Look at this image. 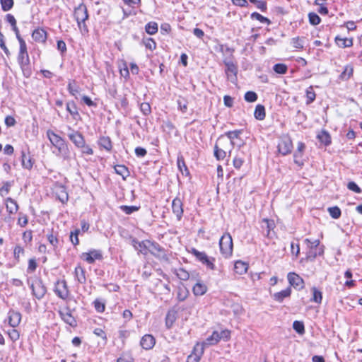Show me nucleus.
<instances>
[{
    "mask_svg": "<svg viewBox=\"0 0 362 362\" xmlns=\"http://www.w3.org/2000/svg\"><path fill=\"white\" fill-rule=\"evenodd\" d=\"M47 136L52 145L57 149V155L62 156L64 159H68L69 152L64 140L50 129L47 131Z\"/></svg>",
    "mask_w": 362,
    "mask_h": 362,
    "instance_id": "1",
    "label": "nucleus"
},
{
    "mask_svg": "<svg viewBox=\"0 0 362 362\" xmlns=\"http://www.w3.org/2000/svg\"><path fill=\"white\" fill-rule=\"evenodd\" d=\"M18 62L21 67L23 73L28 77L30 75V59L27 51V46L25 40H21L20 44Z\"/></svg>",
    "mask_w": 362,
    "mask_h": 362,
    "instance_id": "2",
    "label": "nucleus"
},
{
    "mask_svg": "<svg viewBox=\"0 0 362 362\" xmlns=\"http://www.w3.org/2000/svg\"><path fill=\"white\" fill-rule=\"evenodd\" d=\"M74 17L77 21L78 26L81 30L82 34L87 33L88 30L85 21L88 18L87 8L83 4H81L78 7L75 8Z\"/></svg>",
    "mask_w": 362,
    "mask_h": 362,
    "instance_id": "3",
    "label": "nucleus"
},
{
    "mask_svg": "<svg viewBox=\"0 0 362 362\" xmlns=\"http://www.w3.org/2000/svg\"><path fill=\"white\" fill-rule=\"evenodd\" d=\"M219 247L221 255L225 258H229L233 254V239L228 233H224L219 240Z\"/></svg>",
    "mask_w": 362,
    "mask_h": 362,
    "instance_id": "4",
    "label": "nucleus"
},
{
    "mask_svg": "<svg viewBox=\"0 0 362 362\" xmlns=\"http://www.w3.org/2000/svg\"><path fill=\"white\" fill-rule=\"evenodd\" d=\"M230 332L228 329L221 330V332L214 331L212 334L206 338L200 345L212 346L216 344L221 339L228 340L230 339Z\"/></svg>",
    "mask_w": 362,
    "mask_h": 362,
    "instance_id": "5",
    "label": "nucleus"
},
{
    "mask_svg": "<svg viewBox=\"0 0 362 362\" xmlns=\"http://www.w3.org/2000/svg\"><path fill=\"white\" fill-rule=\"evenodd\" d=\"M28 283L30 286L33 296L37 299H41L44 297L46 293V288L41 279L37 278L28 279Z\"/></svg>",
    "mask_w": 362,
    "mask_h": 362,
    "instance_id": "6",
    "label": "nucleus"
},
{
    "mask_svg": "<svg viewBox=\"0 0 362 362\" xmlns=\"http://www.w3.org/2000/svg\"><path fill=\"white\" fill-rule=\"evenodd\" d=\"M54 291L62 300H66L69 296V290L65 280H58L55 283Z\"/></svg>",
    "mask_w": 362,
    "mask_h": 362,
    "instance_id": "7",
    "label": "nucleus"
},
{
    "mask_svg": "<svg viewBox=\"0 0 362 362\" xmlns=\"http://www.w3.org/2000/svg\"><path fill=\"white\" fill-rule=\"evenodd\" d=\"M59 314L61 319L67 325L72 327L77 326V322L75 317L72 315L71 310L69 307L66 306L59 310Z\"/></svg>",
    "mask_w": 362,
    "mask_h": 362,
    "instance_id": "8",
    "label": "nucleus"
},
{
    "mask_svg": "<svg viewBox=\"0 0 362 362\" xmlns=\"http://www.w3.org/2000/svg\"><path fill=\"white\" fill-rule=\"evenodd\" d=\"M293 148L292 141L288 136H282L278 144V151L283 156L290 153Z\"/></svg>",
    "mask_w": 362,
    "mask_h": 362,
    "instance_id": "9",
    "label": "nucleus"
},
{
    "mask_svg": "<svg viewBox=\"0 0 362 362\" xmlns=\"http://www.w3.org/2000/svg\"><path fill=\"white\" fill-rule=\"evenodd\" d=\"M287 279L291 286L298 291L302 290L305 286L304 280L294 272H289Z\"/></svg>",
    "mask_w": 362,
    "mask_h": 362,
    "instance_id": "10",
    "label": "nucleus"
},
{
    "mask_svg": "<svg viewBox=\"0 0 362 362\" xmlns=\"http://www.w3.org/2000/svg\"><path fill=\"white\" fill-rule=\"evenodd\" d=\"M226 74L228 79L235 83L237 81L238 68L232 62H226Z\"/></svg>",
    "mask_w": 362,
    "mask_h": 362,
    "instance_id": "11",
    "label": "nucleus"
},
{
    "mask_svg": "<svg viewBox=\"0 0 362 362\" xmlns=\"http://www.w3.org/2000/svg\"><path fill=\"white\" fill-rule=\"evenodd\" d=\"M81 258L88 264H93L95 260L101 259L103 258V255L100 251L92 250L88 252L82 253Z\"/></svg>",
    "mask_w": 362,
    "mask_h": 362,
    "instance_id": "12",
    "label": "nucleus"
},
{
    "mask_svg": "<svg viewBox=\"0 0 362 362\" xmlns=\"http://www.w3.org/2000/svg\"><path fill=\"white\" fill-rule=\"evenodd\" d=\"M69 129L70 130V132L68 134L69 139L76 147L79 148L80 146H83L85 139L82 134L77 131L71 129L70 127H69Z\"/></svg>",
    "mask_w": 362,
    "mask_h": 362,
    "instance_id": "13",
    "label": "nucleus"
},
{
    "mask_svg": "<svg viewBox=\"0 0 362 362\" xmlns=\"http://www.w3.org/2000/svg\"><path fill=\"white\" fill-rule=\"evenodd\" d=\"M224 142V137L221 136L218 138L217 143L214 146V156L217 160H223L226 156V149H223L220 148V146H223V143Z\"/></svg>",
    "mask_w": 362,
    "mask_h": 362,
    "instance_id": "14",
    "label": "nucleus"
},
{
    "mask_svg": "<svg viewBox=\"0 0 362 362\" xmlns=\"http://www.w3.org/2000/svg\"><path fill=\"white\" fill-rule=\"evenodd\" d=\"M204 349L203 345L197 344L194 348L193 352L188 356L187 362H199L204 354Z\"/></svg>",
    "mask_w": 362,
    "mask_h": 362,
    "instance_id": "15",
    "label": "nucleus"
},
{
    "mask_svg": "<svg viewBox=\"0 0 362 362\" xmlns=\"http://www.w3.org/2000/svg\"><path fill=\"white\" fill-rule=\"evenodd\" d=\"M146 244H148V251L154 256L164 257L165 255L163 248L158 243L148 240Z\"/></svg>",
    "mask_w": 362,
    "mask_h": 362,
    "instance_id": "16",
    "label": "nucleus"
},
{
    "mask_svg": "<svg viewBox=\"0 0 362 362\" xmlns=\"http://www.w3.org/2000/svg\"><path fill=\"white\" fill-rule=\"evenodd\" d=\"M172 209L177 219L180 220L183 214L182 202L180 199L176 197L173 200Z\"/></svg>",
    "mask_w": 362,
    "mask_h": 362,
    "instance_id": "17",
    "label": "nucleus"
},
{
    "mask_svg": "<svg viewBox=\"0 0 362 362\" xmlns=\"http://www.w3.org/2000/svg\"><path fill=\"white\" fill-rule=\"evenodd\" d=\"M156 344L155 338L151 334H145L141 339L140 344L146 350L151 349Z\"/></svg>",
    "mask_w": 362,
    "mask_h": 362,
    "instance_id": "18",
    "label": "nucleus"
},
{
    "mask_svg": "<svg viewBox=\"0 0 362 362\" xmlns=\"http://www.w3.org/2000/svg\"><path fill=\"white\" fill-rule=\"evenodd\" d=\"M21 320V314L16 311H10L8 313V322L12 327H17Z\"/></svg>",
    "mask_w": 362,
    "mask_h": 362,
    "instance_id": "19",
    "label": "nucleus"
},
{
    "mask_svg": "<svg viewBox=\"0 0 362 362\" xmlns=\"http://www.w3.org/2000/svg\"><path fill=\"white\" fill-rule=\"evenodd\" d=\"M34 40L38 42H45L47 39V32L42 28L35 29L32 34Z\"/></svg>",
    "mask_w": 362,
    "mask_h": 362,
    "instance_id": "20",
    "label": "nucleus"
},
{
    "mask_svg": "<svg viewBox=\"0 0 362 362\" xmlns=\"http://www.w3.org/2000/svg\"><path fill=\"white\" fill-rule=\"evenodd\" d=\"M291 288L288 287L287 288L282 290L279 292L275 293L272 295V298L277 302H282L284 298H288L291 296Z\"/></svg>",
    "mask_w": 362,
    "mask_h": 362,
    "instance_id": "21",
    "label": "nucleus"
},
{
    "mask_svg": "<svg viewBox=\"0 0 362 362\" xmlns=\"http://www.w3.org/2000/svg\"><path fill=\"white\" fill-rule=\"evenodd\" d=\"M146 243H148V240L141 242H139L135 239L132 240V245L135 250L144 255H146L148 252V244H146Z\"/></svg>",
    "mask_w": 362,
    "mask_h": 362,
    "instance_id": "22",
    "label": "nucleus"
},
{
    "mask_svg": "<svg viewBox=\"0 0 362 362\" xmlns=\"http://www.w3.org/2000/svg\"><path fill=\"white\" fill-rule=\"evenodd\" d=\"M177 319V312L174 310H169L165 317V326L170 329Z\"/></svg>",
    "mask_w": 362,
    "mask_h": 362,
    "instance_id": "23",
    "label": "nucleus"
},
{
    "mask_svg": "<svg viewBox=\"0 0 362 362\" xmlns=\"http://www.w3.org/2000/svg\"><path fill=\"white\" fill-rule=\"evenodd\" d=\"M55 193L59 200L62 203L64 204L68 201V193L64 186H59V187H57L56 189Z\"/></svg>",
    "mask_w": 362,
    "mask_h": 362,
    "instance_id": "24",
    "label": "nucleus"
},
{
    "mask_svg": "<svg viewBox=\"0 0 362 362\" xmlns=\"http://www.w3.org/2000/svg\"><path fill=\"white\" fill-rule=\"evenodd\" d=\"M6 206L7 211L11 214H16L17 212V211L18 210V204L16 203V202L14 199L10 198V197H8L6 199Z\"/></svg>",
    "mask_w": 362,
    "mask_h": 362,
    "instance_id": "25",
    "label": "nucleus"
},
{
    "mask_svg": "<svg viewBox=\"0 0 362 362\" xmlns=\"http://www.w3.org/2000/svg\"><path fill=\"white\" fill-rule=\"evenodd\" d=\"M248 269V265L242 261H237L234 264L235 272L242 275L247 272Z\"/></svg>",
    "mask_w": 362,
    "mask_h": 362,
    "instance_id": "26",
    "label": "nucleus"
},
{
    "mask_svg": "<svg viewBox=\"0 0 362 362\" xmlns=\"http://www.w3.org/2000/svg\"><path fill=\"white\" fill-rule=\"evenodd\" d=\"M337 45L341 48L350 47L353 45V40L351 38H342L339 36L335 37Z\"/></svg>",
    "mask_w": 362,
    "mask_h": 362,
    "instance_id": "27",
    "label": "nucleus"
},
{
    "mask_svg": "<svg viewBox=\"0 0 362 362\" xmlns=\"http://www.w3.org/2000/svg\"><path fill=\"white\" fill-rule=\"evenodd\" d=\"M74 274L76 280L80 284H84L86 282L85 271L81 265H78L75 268Z\"/></svg>",
    "mask_w": 362,
    "mask_h": 362,
    "instance_id": "28",
    "label": "nucleus"
},
{
    "mask_svg": "<svg viewBox=\"0 0 362 362\" xmlns=\"http://www.w3.org/2000/svg\"><path fill=\"white\" fill-rule=\"evenodd\" d=\"M192 291L195 296H202L206 292L207 287L204 284L197 282L193 286Z\"/></svg>",
    "mask_w": 362,
    "mask_h": 362,
    "instance_id": "29",
    "label": "nucleus"
},
{
    "mask_svg": "<svg viewBox=\"0 0 362 362\" xmlns=\"http://www.w3.org/2000/svg\"><path fill=\"white\" fill-rule=\"evenodd\" d=\"M255 117L258 120H263L265 118V109L262 105H257L254 112Z\"/></svg>",
    "mask_w": 362,
    "mask_h": 362,
    "instance_id": "30",
    "label": "nucleus"
},
{
    "mask_svg": "<svg viewBox=\"0 0 362 362\" xmlns=\"http://www.w3.org/2000/svg\"><path fill=\"white\" fill-rule=\"evenodd\" d=\"M22 165L25 169H31L33 165V162L29 156H27L24 152H22Z\"/></svg>",
    "mask_w": 362,
    "mask_h": 362,
    "instance_id": "31",
    "label": "nucleus"
},
{
    "mask_svg": "<svg viewBox=\"0 0 362 362\" xmlns=\"http://www.w3.org/2000/svg\"><path fill=\"white\" fill-rule=\"evenodd\" d=\"M317 139L319 141L324 144L325 146L329 145L331 143V137L328 132L326 131H322L317 134Z\"/></svg>",
    "mask_w": 362,
    "mask_h": 362,
    "instance_id": "32",
    "label": "nucleus"
},
{
    "mask_svg": "<svg viewBox=\"0 0 362 362\" xmlns=\"http://www.w3.org/2000/svg\"><path fill=\"white\" fill-rule=\"evenodd\" d=\"M189 295L187 288L185 286L178 287L177 293V298L179 301H184Z\"/></svg>",
    "mask_w": 362,
    "mask_h": 362,
    "instance_id": "33",
    "label": "nucleus"
},
{
    "mask_svg": "<svg viewBox=\"0 0 362 362\" xmlns=\"http://www.w3.org/2000/svg\"><path fill=\"white\" fill-rule=\"evenodd\" d=\"M115 173L121 175L124 180H125V178L129 175L127 168L123 165H117L115 166Z\"/></svg>",
    "mask_w": 362,
    "mask_h": 362,
    "instance_id": "34",
    "label": "nucleus"
},
{
    "mask_svg": "<svg viewBox=\"0 0 362 362\" xmlns=\"http://www.w3.org/2000/svg\"><path fill=\"white\" fill-rule=\"evenodd\" d=\"M274 222L273 221L267 218H264L262 220V228L263 229H267V236H269L270 231L274 229Z\"/></svg>",
    "mask_w": 362,
    "mask_h": 362,
    "instance_id": "35",
    "label": "nucleus"
},
{
    "mask_svg": "<svg viewBox=\"0 0 362 362\" xmlns=\"http://www.w3.org/2000/svg\"><path fill=\"white\" fill-rule=\"evenodd\" d=\"M240 130H235V131H230L228 132L225 134V135L228 137V139L230 141V145L233 147L234 146V139L239 137L240 134H241Z\"/></svg>",
    "mask_w": 362,
    "mask_h": 362,
    "instance_id": "36",
    "label": "nucleus"
},
{
    "mask_svg": "<svg viewBox=\"0 0 362 362\" xmlns=\"http://www.w3.org/2000/svg\"><path fill=\"white\" fill-rule=\"evenodd\" d=\"M313 298L311 301L320 304L322 300V293L320 291L317 289L315 287L312 288Z\"/></svg>",
    "mask_w": 362,
    "mask_h": 362,
    "instance_id": "37",
    "label": "nucleus"
},
{
    "mask_svg": "<svg viewBox=\"0 0 362 362\" xmlns=\"http://www.w3.org/2000/svg\"><path fill=\"white\" fill-rule=\"evenodd\" d=\"M99 144L107 151H110L112 148V142L109 137H101L99 140Z\"/></svg>",
    "mask_w": 362,
    "mask_h": 362,
    "instance_id": "38",
    "label": "nucleus"
},
{
    "mask_svg": "<svg viewBox=\"0 0 362 362\" xmlns=\"http://www.w3.org/2000/svg\"><path fill=\"white\" fill-rule=\"evenodd\" d=\"M146 32L149 35H154L158 32V24L156 22H149L145 26Z\"/></svg>",
    "mask_w": 362,
    "mask_h": 362,
    "instance_id": "39",
    "label": "nucleus"
},
{
    "mask_svg": "<svg viewBox=\"0 0 362 362\" xmlns=\"http://www.w3.org/2000/svg\"><path fill=\"white\" fill-rule=\"evenodd\" d=\"M66 110L75 119L76 116H78L77 107L74 102H68L66 103Z\"/></svg>",
    "mask_w": 362,
    "mask_h": 362,
    "instance_id": "40",
    "label": "nucleus"
},
{
    "mask_svg": "<svg viewBox=\"0 0 362 362\" xmlns=\"http://www.w3.org/2000/svg\"><path fill=\"white\" fill-rule=\"evenodd\" d=\"M353 67L351 65L345 66L344 71L340 75V78L342 80L349 79L353 74Z\"/></svg>",
    "mask_w": 362,
    "mask_h": 362,
    "instance_id": "41",
    "label": "nucleus"
},
{
    "mask_svg": "<svg viewBox=\"0 0 362 362\" xmlns=\"http://www.w3.org/2000/svg\"><path fill=\"white\" fill-rule=\"evenodd\" d=\"M190 253L193 255L196 259L199 261L201 263L204 261V259L206 258L207 255L204 252H199L195 248H192L190 250Z\"/></svg>",
    "mask_w": 362,
    "mask_h": 362,
    "instance_id": "42",
    "label": "nucleus"
},
{
    "mask_svg": "<svg viewBox=\"0 0 362 362\" xmlns=\"http://www.w3.org/2000/svg\"><path fill=\"white\" fill-rule=\"evenodd\" d=\"M293 329L299 334H303L305 333V327L303 322L294 321L293 323Z\"/></svg>",
    "mask_w": 362,
    "mask_h": 362,
    "instance_id": "43",
    "label": "nucleus"
},
{
    "mask_svg": "<svg viewBox=\"0 0 362 362\" xmlns=\"http://www.w3.org/2000/svg\"><path fill=\"white\" fill-rule=\"evenodd\" d=\"M214 262H215L214 257H209L207 255L202 263L203 264H204L208 269H209L211 270H214L216 269Z\"/></svg>",
    "mask_w": 362,
    "mask_h": 362,
    "instance_id": "44",
    "label": "nucleus"
},
{
    "mask_svg": "<svg viewBox=\"0 0 362 362\" xmlns=\"http://www.w3.org/2000/svg\"><path fill=\"white\" fill-rule=\"evenodd\" d=\"M214 262H215L214 257H209L207 255L202 263L203 264H204L208 269H209L211 270H214L216 269Z\"/></svg>",
    "mask_w": 362,
    "mask_h": 362,
    "instance_id": "45",
    "label": "nucleus"
},
{
    "mask_svg": "<svg viewBox=\"0 0 362 362\" xmlns=\"http://www.w3.org/2000/svg\"><path fill=\"white\" fill-rule=\"evenodd\" d=\"M251 18L256 19L262 23H267V25H269L271 23L269 19H268L266 17H264L263 16L257 12H254L251 14Z\"/></svg>",
    "mask_w": 362,
    "mask_h": 362,
    "instance_id": "46",
    "label": "nucleus"
},
{
    "mask_svg": "<svg viewBox=\"0 0 362 362\" xmlns=\"http://www.w3.org/2000/svg\"><path fill=\"white\" fill-rule=\"evenodd\" d=\"M315 91L313 90V88L312 86L309 87L307 90H306V98H307V100H306V104H310L311 103H313L315 99Z\"/></svg>",
    "mask_w": 362,
    "mask_h": 362,
    "instance_id": "47",
    "label": "nucleus"
},
{
    "mask_svg": "<svg viewBox=\"0 0 362 362\" xmlns=\"http://www.w3.org/2000/svg\"><path fill=\"white\" fill-rule=\"evenodd\" d=\"M178 108L182 112H186L187 110V101L184 98H179L177 100Z\"/></svg>",
    "mask_w": 362,
    "mask_h": 362,
    "instance_id": "48",
    "label": "nucleus"
},
{
    "mask_svg": "<svg viewBox=\"0 0 362 362\" xmlns=\"http://www.w3.org/2000/svg\"><path fill=\"white\" fill-rule=\"evenodd\" d=\"M328 211L333 218L337 219L341 216V210L338 206L329 207Z\"/></svg>",
    "mask_w": 362,
    "mask_h": 362,
    "instance_id": "49",
    "label": "nucleus"
},
{
    "mask_svg": "<svg viewBox=\"0 0 362 362\" xmlns=\"http://www.w3.org/2000/svg\"><path fill=\"white\" fill-rule=\"evenodd\" d=\"M0 3L4 11L11 10L13 6V0H0Z\"/></svg>",
    "mask_w": 362,
    "mask_h": 362,
    "instance_id": "50",
    "label": "nucleus"
},
{
    "mask_svg": "<svg viewBox=\"0 0 362 362\" xmlns=\"http://www.w3.org/2000/svg\"><path fill=\"white\" fill-rule=\"evenodd\" d=\"M8 334L11 340H12L13 342L19 339L20 334L18 331L15 329V327L8 330Z\"/></svg>",
    "mask_w": 362,
    "mask_h": 362,
    "instance_id": "51",
    "label": "nucleus"
},
{
    "mask_svg": "<svg viewBox=\"0 0 362 362\" xmlns=\"http://www.w3.org/2000/svg\"><path fill=\"white\" fill-rule=\"evenodd\" d=\"M143 43L145 47L150 50H154L156 47V43L152 38L144 39Z\"/></svg>",
    "mask_w": 362,
    "mask_h": 362,
    "instance_id": "52",
    "label": "nucleus"
},
{
    "mask_svg": "<svg viewBox=\"0 0 362 362\" xmlns=\"http://www.w3.org/2000/svg\"><path fill=\"white\" fill-rule=\"evenodd\" d=\"M244 98L247 102L253 103L257 100V95L253 91H247L245 94Z\"/></svg>",
    "mask_w": 362,
    "mask_h": 362,
    "instance_id": "53",
    "label": "nucleus"
},
{
    "mask_svg": "<svg viewBox=\"0 0 362 362\" xmlns=\"http://www.w3.org/2000/svg\"><path fill=\"white\" fill-rule=\"evenodd\" d=\"M308 18L310 23L313 25H317L320 23V18L315 13H310Z\"/></svg>",
    "mask_w": 362,
    "mask_h": 362,
    "instance_id": "54",
    "label": "nucleus"
},
{
    "mask_svg": "<svg viewBox=\"0 0 362 362\" xmlns=\"http://www.w3.org/2000/svg\"><path fill=\"white\" fill-rule=\"evenodd\" d=\"M121 210L124 212L126 214H131L134 211L139 210V207L135 206H125L122 205L120 206Z\"/></svg>",
    "mask_w": 362,
    "mask_h": 362,
    "instance_id": "55",
    "label": "nucleus"
},
{
    "mask_svg": "<svg viewBox=\"0 0 362 362\" xmlns=\"http://www.w3.org/2000/svg\"><path fill=\"white\" fill-rule=\"evenodd\" d=\"M274 71L277 74H284L287 71V66L284 64H276L274 66Z\"/></svg>",
    "mask_w": 362,
    "mask_h": 362,
    "instance_id": "56",
    "label": "nucleus"
},
{
    "mask_svg": "<svg viewBox=\"0 0 362 362\" xmlns=\"http://www.w3.org/2000/svg\"><path fill=\"white\" fill-rule=\"evenodd\" d=\"M177 166L182 174H184V171L186 173V174L188 173L187 168L182 157H179L177 158Z\"/></svg>",
    "mask_w": 362,
    "mask_h": 362,
    "instance_id": "57",
    "label": "nucleus"
},
{
    "mask_svg": "<svg viewBox=\"0 0 362 362\" xmlns=\"http://www.w3.org/2000/svg\"><path fill=\"white\" fill-rule=\"evenodd\" d=\"M251 3L255 4L257 8L262 11H264L267 9V4L265 1L259 0H249Z\"/></svg>",
    "mask_w": 362,
    "mask_h": 362,
    "instance_id": "58",
    "label": "nucleus"
},
{
    "mask_svg": "<svg viewBox=\"0 0 362 362\" xmlns=\"http://www.w3.org/2000/svg\"><path fill=\"white\" fill-rule=\"evenodd\" d=\"M303 40L300 37H294L292 39L291 43L293 47L297 49H302L303 47Z\"/></svg>",
    "mask_w": 362,
    "mask_h": 362,
    "instance_id": "59",
    "label": "nucleus"
},
{
    "mask_svg": "<svg viewBox=\"0 0 362 362\" xmlns=\"http://www.w3.org/2000/svg\"><path fill=\"white\" fill-rule=\"evenodd\" d=\"M11 184L8 182L4 183L3 187L0 189V195L1 197H5L7 195L10 191Z\"/></svg>",
    "mask_w": 362,
    "mask_h": 362,
    "instance_id": "60",
    "label": "nucleus"
},
{
    "mask_svg": "<svg viewBox=\"0 0 362 362\" xmlns=\"http://www.w3.org/2000/svg\"><path fill=\"white\" fill-rule=\"evenodd\" d=\"M140 109L145 115H148L151 113V106L148 103H142L140 105Z\"/></svg>",
    "mask_w": 362,
    "mask_h": 362,
    "instance_id": "61",
    "label": "nucleus"
},
{
    "mask_svg": "<svg viewBox=\"0 0 362 362\" xmlns=\"http://www.w3.org/2000/svg\"><path fill=\"white\" fill-rule=\"evenodd\" d=\"M47 240L50 245L53 246V247H57L58 245V239L52 233L47 235Z\"/></svg>",
    "mask_w": 362,
    "mask_h": 362,
    "instance_id": "62",
    "label": "nucleus"
},
{
    "mask_svg": "<svg viewBox=\"0 0 362 362\" xmlns=\"http://www.w3.org/2000/svg\"><path fill=\"white\" fill-rule=\"evenodd\" d=\"M347 187L349 190H351L356 193L361 192V188L354 182H349L347 185Z\"/></svg>",
    "mask_w": 362,
    "mask_h": 362,
    "instance_id": "63",
    "label": "nucleus"
},
{
    "mask_svg": "<svg viewBox=\"0 0 362 362\" xmlns=\"http://www.w3.org/2000/svg\"><path fill=\"white\" fill-rule=\"evenodd\" d=\"M94 306L95 310L99 313H103L105 310V304L98 299L94 301Z\"/></svg>",
    "mask_w": 362,
    "mask_h": 362,
    "instance_id": "64",
    "label": "nucleus"
}]
</instances>
